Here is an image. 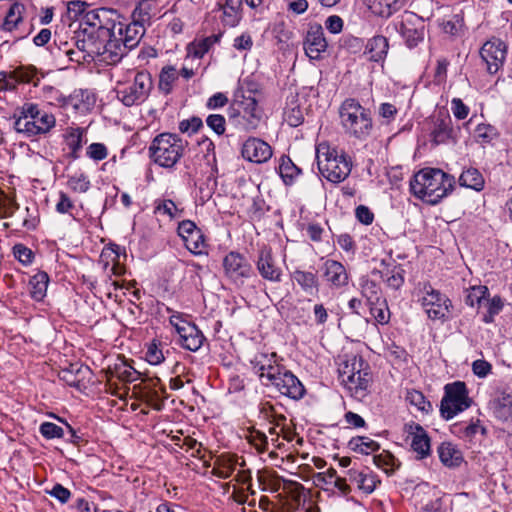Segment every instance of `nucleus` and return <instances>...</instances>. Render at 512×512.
Instances as JSON below:
<instances>
[{
	"mask_svg": "<svg viewBox=\"0 0 512 512\" xmlns=\"http://www.w3.org/2000/svg\"><path fill=\"white\" fill-rule=\"evenodd\" d=\"M413 16L414 14L412 12L406 13L400 26V33L402 38L405 40L406 45L410 49L416 47V29L409 26L412 24Z\"/></svg>",
	"mask_w": 512,
	"mask_h": 512,
	"instance_id": "obj_48",
	"label": "nucleus"
},
{
	"mask_svg": "<svg viewBox=\"0 0 512 512\" xmlns=\"http://www.w3.org/2000/svg\"><path fill=\"white\" fill-rule=\"evenodd\" d=\"M293 283H296L307 295H317L320 281L316 272L295 268L290 274Z\"/></svg>",
	"mask_w": 512,
	"mask_h": 512,
	"instance_id": "obj_31",
	"label": "nucleus"
},
{
	"mask_svg": "<svg viewBox=\"0 0 512 512\" xmlns=\"http://www.w3.org/2000/svg\"><path fill=\"white\" fill-rule=\"evenodd\" d=\"M154 212L167 215L170 219L180 217L183 209L178 208L171 199H157L154 203Z\"/></svg>",
	"mask_w": 512,
	"mask_h": 512,
	"instance_id": "obj_44",
	"label": "nucleus"
},
{
	"mask_svg": "<svg viewBox=\"0 0 512 512\" xmlns=\"http://www.w3.org/2000/svg\"><path fill=\"white\" fill-rule=\"evenodd\" d=\"M395 461V457L387 451H383L380 454L373 456L374 464L385 472L393 470Z\"/></svg>",
	"mask_w": 512,
	"mask_h": 512,
	"instance_id": "obj_59",
	"label": "nucleus"
},
{
	"mask_svg": "<svg viewBox=\"0 0 512 512\" xmlns=\"http://www.w3.org/2000/svg\"><path fill=\"white\" fill-rule=\"evenodd\" d=\"M179 73L175 66L166 65L159 73L158 90L165 96L172 93L174 83L178 80Z\"/></svg>",
	"mask_w": 512,
	"mask_h": 512,
	"instance_id": "obj_37",
	"label": "nucleus"
},
{
	"mask_svg": "<svg viewBox=\"0 0 512 512\" xmlns=\"http://www.w3.org/2000/svg\"><path fill=\"white\" fill-rule=\"evenodd\" d=\"M341 47L349 53L357 54L365 50V42L362 38L348 34L341 38Z\"/></svg>",
	"mask_w": 512,
	"mask_h": 512,
	"instance_id": "obj_55",
	"label": "nucleus"
},
{
	"mask_svg": "<svg viewBox=\"0 0 512 512\" xmlns=\"http://www.w3.org/2000/svg\"><path fill=\"white\" fill-rule=\"evenodd\" d=\"M85 92L83 90H75L72 94L67 95L66 98H61L62 103L66 104V108H72L75 111H82L85 108H87V105L89 104V96L86 95L85 100Z\"/></svg>",
	"mask_w": 512,
	"mask_h": 512,
	"instance_id": "obj_47",
	"label": "nucleus"
},
{
	"mask_svg": "<svg viewBox=\"0 0 512 512\" xmlns=\"http://www.w3.org/2000/svg\"><path fill=\"white\" fill-rule=\"evenodd\" d=\"M389 356L393 362V365H395L398 369H402L403 372H405L407 369H411L409 364L413 363V357L409 355L404 348L393 344L391 347H389Z\"/></svg>",
	"mask_w": 512,
	"mask_h": 512,
	"instance_id": "obj_43",
	"label": "nucleus"
},
{
	"mask_svg": "<svg viewBox=\"0 0 512 512\" xmlns=\"http://www.w3.org/2000/svg\"><path fill=\"white\" fill-rule=\"evenodd\" d=\"M26 6L21 2H14L8 8L1 30L10 33L13 43L26 39L34 30L31 21L24 17Z\"/></svg>",
	"mask_w": 512,
	"mask_h": 512,
	"instance_id": "obj_13",
	"label": "nucleus"
},
{
	"mask_svg": "<svg viewBox=\"0 0 512 512\" xmlns=\"http://www.w3.org/2000/svg\"><path fill=\"white\" fill-rule=\"evenodd\" d=\"M58 196H59V199L55 206L56 212L59 214L70 213V211L75 208V204L72 201V199L64 191H59Z\"/></svg>",
	"mask_w": 512,
	"mask_h": 512,
	"instance_id": "obj_64",
	"label": "nucleus"
},
{
	"mask_svg": "<svg viewBox=\"0 0 512 512\" xmlns=\"http://www.w3.org/2000/svg\"><path fill=\"white\" fill-rule=\"evenodd\" d=\"M14 257L24 266H28L33 263L35 259L34 252L22 243H17L12 248Z\"/></svg>",
	"mask_w": 512,
	"mask_h": 512,
	"instance_id": "obj_52",
	"label": "nucleus"
},
{
	"mask_svg": "<svg viewBox=\"0 0 512 512\" xmlns=\"http://www.w3.org/2000/svg\"><path fill=\"white\" fill-rule=\"evenodd\" d=\"M321 279L332 291H344L348 288L351 276L340 261L326 259L320 266Z\"/></svg>",
	"mask_w": 512,
	"mask_h": 512,
	"instance_id": "obj_18",
	"label": "nucleus"
},
{
	"mask_svg": "<svg viewBox=\"0 0 512 512\" xmlns=\"http://www.w3.org/2000/svg\"><path fill=\"white\" fill-rule=\"evenodd\" d=\"M86 156L94 161H102L108 156V149L104 143L94 142L86 148Z\"/></svg>",
	"mask_w": 512,
	"mask_h": 512,
	"instance_id": "obj_60",
	"label": "nucleus"
},
{
	"mask_svg": "<svg viewBox=\"0 0 512 512\" xmlns=\"http://www.w3.org/2000/svg\"><path fill=\"white\" fill-rule=\"evenodd\" d=\"M64 148L67 150L66 158L75 161L81 157L83 146L87 143V129L80 126H69L62 134Z\"/></svg>",
	"mask_w": 512,
	"mask_h": 512,
	"instance_id": "obj_23",
	"label": "nucleus"
},
{
	"mask_svg": "<svg viewBox=\"0 0 512 512\" xmlns=\"http://www.w3.org/2000/svg\"><path fill=\"white\" fill-rule=\"evenodd\" d=\"M259 85L251 79H244L233 93L228 108V121L238 131L251 133L261 124L263 109L259 105L257 94Z\"/></svg>",
	"mask_w": 512,
	"mask_h": 512,
	"instance_id": "obj_2",
	"label": "nucleus"
},
{
	"mask_svg": "<svg viewBox=\"0 0 512 512\" xmlns=\"http://www.w3.org/2000/svg\"><path fill=\"white\" fill-rule=\"evenodd\" d=\"M421 305L432 320H446L450 317L451 301L439 291L430 287L426 295L422 297Z\"/></svg>",
	"mask_w": 512,
	"mask_h": 512,
	"instance_id": "obj_20",
	"label": "nucleus"
},
{
	"mask_svg": "<svg viewBox=\"0 0 512 512\" xmlns=\"http://www.w3.org/2000/svg\"><path fill=\"white\" fill-rule=\"evenodd\" d=\"M459 184L475 191H481L484 188L485 181L482 174L477 169L468 168L461 173Z\"/></svg>",
	"mask_w": 512,
	"mask_h": 512,
	"instance_id": "obj_40",
	"label": "nucleus"
},
{
	"mask_svg": "<svg viewBox=\"0 0 512 512\" xmlns=\"http://www.w3.org/2000/svg\"><path fill=\"white\" fill-rule=\"evenodd\" d=\"M397 444L413 452L416 451V424L413 420L405 423L396 436Z\"/></svg>",
	"mask_w": 512,
	"mask_h": 512,
	"instance_id": "obj_39",
	"label": "nucleus"
},
{
	"mask_svg": "<svg viewBox=\"0 0 512 512\" xmlns=\"http://www.w3.org/2000/svg\"><path fill=\"white\" fill-rule=\"evenodd\" d=\"M67 186L72 192L83 194L90 189L91 182L88 176L82 172L79 174L76 173L74 175H69L67 178Z\"/></svg>",
	"mask_w": 512,
	"mask_h": 512,
	"instance_id": "obj_45",
	"label": "nucleus"
},
{
	"mask_svg": "<svg viewBox=\"0 0 512 512\" xmlns=\"http://www.w3.org/2000/svg\"><path fill=\"white\" fill-rule=\"evenodd\" d=\"M213 13L220 12V22L224 27H237L244 15L243 0H218Z\"/></svg>",
	"mask_w": 512,
	"mask_h": 512,
	"instance_id": "obj_24",
	"label": "nucleus"
},
{
	"mask_svg": "<svg viewBox=\"0 0 512 512\" xmlns=\"http://www.w3.org/2000/svg\"><path fill=\"white\" fill-rule=\"evenodd\" d=\"M206 124L218 136L223 135L226 131V118L221 114H209Z\"/></svg>",
	"mask_w": 512,
	"mask_h": 512,
	"instance_id": "obj_58",
	"label": "nucleus"
},
{
	"mask_svg": "<svg viewBox=\"0 0 512 512\" xmlns=\"http://www.w3.org/2000/svg\"><path fill=\"white\" fill-rule=\"evenodd\" d=\"M369 10L376 16L388 18L398 10L396 0H366Z\"/></svg>",
	"mask_w": 512,
	"mask_h": 512,
	"instance_id": "obj_41",
	"label": "nucleus"
},
{
	"mask_svg": "<svg viewBox=\"0 0 512 512\" xmlns=\"http://www.w3.org/2000/svg\"><path fill=\"white\" fill-rule=\"evenodd\" d=\"M235 470V466L229 459L219 457L215 460L211 474L219 479L229 478Z\"/></svg>",
	"mask_w": 512,
	"mask_h": 512,
	"instance_id": "obj_50",
	"label": "nucleus"
},
{
	"mask_svg": "<svg viewBox=\"0 0 512 512\" xmlns=\"http://www.w3.org/2000/svg\"><path fill=\"white\" fill-rule=\"evenodd\" d=\"M14 74L18 80V83H34V85H36L39 81L37 72L33 68L21 67L16 69Z\"/></svg>",
	"mask_w": 512,
	"mask_h": 512,
	"instance_id": "obj_62",
	"label": "nucleus"
},
{
	"mask_svg": "<svg viewBox=\"0 0 512 512\" xmlns=\"http://www.w3.org/2000/svg\"><path fill=\"white\" fill-rule=\"evenodd\" d=\"M418 176L421 177L418 180V198L431 205L437 204L455 185V177L438 168L418 170Z\"/></svg>",
	"mask_w": 512,
	"mask_h": 512,
	"instance_id": "obj_9",
	"label": "nucleus"
},
{
	"mask_svg": "<svg viewBox=\"0 0 512 512\" xmlns=\"http://www.w3.org/2000/svg\"><path fill=\"white\" fill-rule=\"evenodd\" d=\"M241 154L245 160L261 164L272 157L273 151L266 141L257 137H249L242 145Z\"/></svg>",
	"mask_w": 512,
	"mask_h": 512,
	"instance_id": "obj_25",
	"label": "nucleus"
},
{
	"mask_svg": "<svg viewBox=\"0 0 512 512\" xmlns=\"http://www.w3.org/2000/svg\"><path fill=\"white\" fill-rule=\"evenodd\" d=\"M255 265L259 275L263 280L272 283H279L282 281V269L277 264L276 258L270 246L263 245L258 249Z\"/></svg>",
	"mask_w": 512,
	"mask_h": 512,
	"instance_id": "obj_19",
	"label": "nucleus"
},
{
	"mask_svg": "<svg viewBox=\"0 0 512 512\" xmlns=\"http://www.w3.org/2000/svg\"><path fill=\"white\" fill-rule=\"evenodd\" d=\"M222 267L224 275L236 284H243L246 279L255 276L252 264L239 251H229L223 258Z\"/></svg>",
	"mask_w": 512,
	"mask_h": 512,
	"instance_id": "obj_17",
	"label": "nucleus"
},
{
	"mask_svg": "<svg viewBox=\"0 0 512 512\" xmlns=\"http://www.w3.org/2000/svg\"><path fill=\"white\" fill-rule=\"evenodd\" d=\"M489 409L501 421L512 419V394L505 388L495 390L489 402Z\"/></svg>",
	"mask_w": 512,
	"mask_h": 512,
	"instance_id": "obj_28",
	"label": "nucleus"
},
{
	"mask_svg": "<svg viewBox=\"0 0 512 512\" xmlns=\"http://www.w3.org/2000/svg\"><path fill=\"white\" fill-rule=\"evenodd\" d=\"M340 123L344 132L360 141L366 140L373 130L372 112L356 98H346L339 107Z\"/></svg>",
	"mask_w": 512,
	"mask_h": 512,
	"instance_id": "obj_6",
	"label": "nucleus"
},
{
	"mask_svg": "<svg viewBox=\"0 0 512 512\" xmlns=\"http://www.w3.org/2000/svg\"><path fill=\"white\" fill-rule=\"evenodd\" d=\"M51 497L57 499L61 504H66L70 500L72 493L60 483H56L51 490L46 491Z\"/></svg>",
	"mask_w": 512,
	"mask_h": 512,
	"instance_id": "obj_63",
	"label": "nucleus"
},
{
	"mask_svg": "<svg viewBox=\"0 0 512 512\" xmlns=\"http://www.w3.org/2000/svg\"><path fill=\"white\" fill-rule=\"evenodd\" d=\"M488 294L489 290L486 286H473L468 290L465 302L467 305L475 307L476 305H479Z\"/></svg>",
	"mask_w": 512,
	"mask_h": 512,
	"instance_id": "obj_54",
	"label": "nucleus"
},
{
	"mask_svg": "<svg viewBox=\"0 0 512 512\" xmlns=\"http://www.w3.org/2000/svg\"><path fill=\"white\" fill-rule=\"evenodd\" d=\"M50 282V277L46 271L38 270L32 275L28 282L29 295L36 301L41 302L47 295V288Z\"/></svg>",
	"mask_w": 512,
	"mask_h": 512,
	"instance_id": "obj_33",
	"label": "nucleus"
},
{
	"mask_svg": "<svg viewBox=\"0 0 512 512\" xmlns=\"http://www.w3.org/2000/svg\"><path fill=\"white\" fill-rule=\"evenodd\" d=\"M282 381L277 391L290 399L300 400L306 394V389L302 382L290 370L282 373Z\"/></svg>",
	"mask_w": 512,
	"mask_h": 512,
	"instance_id": "obj_30",
	"label": "nucleus"
},
{
	"mask_svg": "<svg viewBox=\"0 0 512 512\" xmlns=\"http://www.w3.org/2000/svg\"><path fill=\"white\" fill-rule=\"evenodd\" d=\"M154 86L153 78L147 70L137 71L132 81L117 82V99L125 106L131 107L143 103L150 95Z\"/></svg>",
	"mask_w": 512,
	"mask_h": 512,
	"instance_id": "obj_11",
	"label": "nucleus"
},
{
	"mask_svg": "<svg viewBox=\"0 0 512 512\" xmlns=\"http://www.w3.org/2000/svg\"><path fill=\"white\" fill-rule=\"evenodd\" d=\"M74 44L77 47L76 52L85 54L93 61L106 65H116L122 60L120 59L119 46L113 47V49L110 50L95 36H88L87 39L76 40ZM113 46L115 45L113 44Z\"/></svg>",
	"mask_w": 512,
	"mask_h": 512,
	"instance_id": "obj_15",
	"label": "nucleus"
},
{
	"mask_svg": "<svg viewBox=\"0 0 512 512\" xmlns=\"http://www.w3.org/2000/svg\"><path fill=\"white\" fill-rule=\"evenodd\" d=\"M389 49L388 39L382 35H376L365 44L364 54L373 62H382L387 56Z\"/></svg>",
	"mask_w": 512,
	"mask_h": 512,
	"instance_id": "obj_34",
	"label": "nucleus"
},
{
	"mask_svg": "<svg viewBox=\"0 0 512 512\" xmlns=\"http://www.w3.org/2000/svg\"><path fill=\"white\" fill-rule=\"evenodd\" d=\"M349 481L355 484L358 490L364 494H371L381 483L379 476L369 469L364 467L362 469H349L348 470Z\"/></svg>",
	"mask_w": 512,
	"mask_h": 512,
	"instance_id": "obj_27",
	"label": "nucleus"
},
{
	"mask_svg": "<svg viewBox=\"0 0 512 512\" xmlns=\"http://www.w3.org/2000/svg\"><path fill=\"white\" fill-rule=\"evenodd\" d=\"M147 350L145 353L146 361L151 365H158L164 361V355L161 349V341L153 339L147 343Z\"/></svg>",
	"mask_w": 512,
	"mask_h": 512,
	"instance_id": "obj_51",
	"label": "nucleus"
},
{
	"mask_svg": "<svg viewBox=\"0 0 512 512\" xmlns=\"http://www.w3.org/2000/svg\"><path fill=\"white\" fill-rule=\"evenodd\" d=\"M153 3L150 0H139L131 13L130 19L123 16L124 46L128 52L136 48L146 29L151 25Z\"/></svg>",
	"mask_w": 512,
	"mask_h": 512,
	"instance_id": "obj_10",
	"label": "nucleus"
},
{
	"mask_svg": "<svg viewBox=\"0 0 512 512\" xmlns=\"http://www.w3.org/2000/svg\"><path fill=\"white\" fill-rule=\"evenodd\" d=\"M284 120L285 122L293 128H296L303 124L304 122V114L299 104L296 102H292L284 109Z\"/></svg>",
	"mask_w": 512,
	"mask_h": 512,
	"instance_id": "obj_46",
	"label": "nucleus"
},
{
	"mask_svg": "<svg viewBox=\"0 0 512 512\" xmlns=\"http://www.w3.org/2000/svg\"><path fill=\"white\" fill-rule=\"evenodd\" d=\"M431 453V439L427 432L418 425V459L425 458Z\"/></svg>",
	"mask_w": 512,
	"mask_h": 512,
	"instance_id": "obj_57",
	"label": "nucleus"
},
{
	"mask_svg": "<svg viewBox=\"0 0 512 512\" xmlns=\"http://www.w3.org/2000/svg\"><path fill=\"white\" fill-rule=\"evenodd\" d=\"M276 170L286 186H292L302 173V170L287 155H282L279 158Z\"/></svg>",
	"mask_w": 512,
	"mask_h": 512,
	"instance_id": "obj_35",
	"label": "nucleus"
},
{
	"mask_svg": "<svg viewBox=\"0 0 512 512\" xmlns=\"http://www.w3.org/2000/svg\"><path fill=\"white\" fill-rule=\"evenodd\" d=\"M507 46L499 38L485 42L480 49V57L490 74H495L502 67L506 58Z\"/></svg>",
	"mask_w": 512,
	"mask_h": 512,
	"instance_id": "obj_21",
	"label": "nucleus"
},
{
	"mask_svg": "<svg viewBox=\"0 0 512 512\" xmlns=\"http://www.w3.org/2000/svg\"><path fill=\"white\" fill-rule=\"evenodd\" d=\"M380 280L392 290L400 289L405 282V270L391 256L380 261L379 268H374L369 274L359 278V291L365 298L366 304L385 298Z\"/></svg>",
	"mask_w": 512,
	"mask_h": 512,
	"instance_id": "obj_3",
	"label": "nucleus"
},
{
	"mask_svg": "<svg viewBox=\"0 0 512 512\" xmlns=\"http://www.w3.org/2000/svg\"><path fill=\"white\" fill-rule=\"evenodd\" d=\"M471 405L468 391L464 382L457 381L445 386V394L441 400L440 412L446 420L452 419L458 413Z\"/></svg>",
	"mask_w": 512,
	"mask_h": 512,
	"instance_id": "obj_14",
	"label": "nucleus"
},
{
	"mask_svg": "<svg viewBox=\"0 0 512 512\" xmlns=\"http://www.w3.org/2000/svg\"><path fill=\"white\" fill-rule=\"evenodd\" d=\"M318 169L321 175L329 182L338 184L344 181L351 173L352 159L344 151L320 145L316 151Z\"/></svg>",
	"mask_w": 512,
	"mask_h": 512,
	"instance_id": "obj_8",
	"label": "nucleus"
},
{
	"mask_svg": "<svg viewBox=\"0 0 512 512\" xmlns=\"http://www.w3.org/2000/svg\"><path fill=\"white\" fill-rule=\"evenodd\" d=\"M70 14L80 22V29L87 36H95L110 50L120 46V59L128 53L124 43L123 15L113 8L99 7L91 8L83 1H72L68 5Z\"/></svg>",
	"mask_w": 512,
	"mask_h": 512,
	"instance_id": "obj_1",
	"label": "nucleus"
},
{
	"mask_svg": "<svg viewBox=\"0 0 512 512\" xmlns=\"http://www.w3.org/2000/svg\"><path fill=\"white\" fill-rule=\"evenodd\" d=\"M348 449L355 453L369 455L380 449L378 442L367 436L352 437L347 443Z\"/></svg>",
	"mask_w": 512,
	"mask_h": 512,
	"instance_id": "obj_38",
	"label": "nucleus"
},
{
	"mask_svg": "<svg viewBox=\"0 0 512 512\" xmlns=\"http://www.w3.org/2000/svg\"><path fill=\"white\" fill-rule=\"evenodd\" d=\"M187 141L178 134L164 132L156 135L148 147L150 160L168 171L176 169L177 164L184 157Z\"/></svg>",
	"mask_w": 512,
	"mask_h": 512,
	"instance_id": "obj_7",
	"label": "nucleus"
},
{
	"mask_svg": "<svg viewBox=\"0 0 512 512\" xmlns=\"http://www.w3.org/2000/svg\"><path fill=\"white\" fill-rule=\"evenodd\" d=\"M367 305L376 324L386 325L389 323L390 310L386 298L380 299L377 303L373 301V303H368Z\"/></svg>",
	"mask_w": 512,
	"mask_h": 512,
	"instance_id": "obj_42",
	"label": "nucleus"
},
{
	"mask_svg": "<svg viewBox=\"0 0 512 512\" xmlns=\"http://www.w3.org/2000/svg\"><path fill=\"white\" fill-rule=\"evenodd\" d=\"M177 234L181 238L184 247L194 256H207L209 254L208 239L194 221L186 219L179 222Z\"/></svg>",
	"mask_w": 512,
	"mask_h": 512,
	"instance_id": "obj_16",
	"label": "nucleus"
},
{
	"mask_svg": "<svg viewBox=\"0 0 512 512\" xmlns=\"http://www.w3.org/2000/svg\"><path fill=\"white\" fill-rule=\"evenodd\" d=\"M328 47L321 25H310L303 42L305 54L311 60H319Z\"/></svg>",
	"mask_w": 512,
	"mask_h": 512,
	"instance_id": "obj_26",
	"label": "nucleus"
},
{
	"mask_svg": "<svg viewBox=\"0 0 512 512\" xmlns=\"http://www.w3.org/2000/svg\"><path fill=\"white\" fill-rule=\"evenodd\" d=\"M56 126L54 114L39 107L38 104L25 102L13 115V128L27 138L46 135Z\"/></svg>",
	"mask_w": 512,
	"mask_h": 512,
	"instance_id": "obj_4",
	"label": "nucleus"
},
{
	"mask_svg": "<svg viewBox=\"0 0 512 512\" xmlns=\"http://www.w3.org/2000/svg\"><path fill=\"white\" fill-rule=\"evenodd\" d=\"M452 433L464 438H473L479 431L485 433V428L479 425V420L470 424L464 425L462 423H456L452 426Z\"/></svg>",
	"mask_w": 512,
	"mask_h": 512,
	"instance_id": "obj_49",
	"label": "nucleus"
},
{
	"mask_svg": "<svg viewBox=\"0 0 512 512\" xmlns=\"http://www.w3.org/2000/svg\"><path fill=\"white\" fill-rule=\"evenodd\" d=\"M183 159V177L189 180L195 178L203 165L210 167L216 162L215 145L213 141L203 136L197 141V145L188 150Z\"/></svg>",
	"mask_w": 512,
	"mask_h": 512,
	"instance_id": "obj_12",
	"label": "nucleus"
},
{
	"mask_svg": "<svg viewBox=\"0 0 512 512\" xmlns=\"http://www.w3.org/2000/svg\"><path fill=\"white\" fill-rule=\"evenodd\" d=\"M178 334L181 347L192 352L198 351L206 340L203 332L192 322H183Z\"/></svg>",
	"mask_w": 512,
	"mask_h": 512,
	"instance_id": "obj_29",
	"label": "nucleus"
},
{
	"mask_svg": "<svg viewBox=\"0 0 512 512\" xmlns=\"http://www.w3.org/2000/svg\"><path fill=\"white\" fill-rule=\"evenodd\" d=\"M211 48L204 38L194 40L187 46V56L195 59H201L209 52Z\"/></svg>",
	"mask_w": 512,
	"mask_h": 512,
	"instance_id": "obj_56",
	"label": "nucleus"
},
{
	"mask_svg": "<svg viewBox=\"0 0 512 512\" xmlns=\"http://www.w3.org/2000/svg\"><path fill=\"white\" fill-rule=\"evenodd\" d=\"M203 127V121L198 116H192L179 122V131L189 135L198 132Z\"/></svg>",
	"mask_w": 512,
	"mask_h": 512,
	"instance_id": "obj_61",
	"label": "nucleus"
},
{
	"mask_svg": "<svg viewBox=\"0 0 512 512\" xmlns=\"http://www.w3.org/2000/svg\"><path fill=\"white\" fill-rule=\"evenodd\" d=\"M441 462L447 467H458L462 461V452L451 442H443L438 447Z\"/></svg>",
	"mask_w": 512,
	"mask_h": 512,
	"instance_id": "obj_36",
	"label": "nucleus"
},
{
	"mask_svg": "<svg viewBox=\"0 0 512 512\" xmlns=\"http://www.w3.org/2000/svg\"><path fill=\"white\" fill-rule=\"evenodd\" d=\"M39 432L47 440L61 439L64 436V430L53 422H42L39 426Z\"/></svg>",
	"mask_w": 512,
	"mask_h": 512,
	"instance_id": "obj_53",
	"label": "nucleus"
},
{
	"mask_svg": "<svg viewBox=\"0 0 512 512\" xmlns=\"http://www.w3.org/2000/svg\"><path fill=\"white\" fill-rule=\"evenodd\" d=\"M280 360L275 352H257L249 362L253 373L257 375L263 385L276 371H280L279 369L283 365Z\"/></svg>",
	"mask_w": 512,
	"mask_h": 512,
	"instance_id": "obj_22",
	"label": "nucleus"
},
{
	"mask_svg": "<svg viewBox=\"0 0 512 512\" xmlns=\"http://www.w3.org/2000/svg\"><path fill=\"white\" fill-rule=\"evenodd\" d=\"M426 125L430 130L431 140L435 145L446 143L451 137L452 127L449 117L441 118L432 116L430 120L426 122Z\"/></svg>",
	"mask_w": 512,
	"mask_h": 512,
	"instance_id": "obj_32",
	"label": "nucleus"
},
{
	"mask_svg": "<svg viewBox=\"0 0 512 512\" xmlns=\"http://www.w3.org/2000/svg\"><path fill=\"white\" fill-rule=\"evenodd\" d=\"M339 379L350 395L362 401L370 393L372 372L369 363L360 355L347 357L339 364Z\"/></svg>",
	"mask_w": 512,
	"mask_h": 512,
	"instance_id": "obj_5",
	"label": "nucleus"
}]
</instances>
